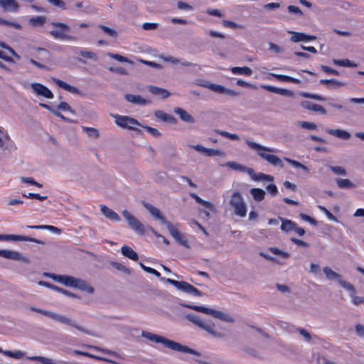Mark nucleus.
<instances>
[{
  "mask_svg": "<svg viewBox=\"0 0 364 364\" xmlns=\"http://www.w3.org/2000/svg\"><path fill=\"white\" fill-rule=\"evenodd\" d=\"M333 63L336 65H340V66L350 67V68L357 66V65L354 62H353L348 59L334 60Z\"/></svg>",
  "mask_w": 364,
  "mask_h": 364,
  "instance_id": "c9c22d12",
  "label": "nucleus"
},
{
  "mask_svg": "<svg viewBox=\"0 0 364 364\" xmlns=\"http://www.w3.org/2000/svg\"><path fill=\"white\" fill-rule=\"evenodd\" d=\"M33 90L38 95L43 96L48 99L53 98V92L45 85L36 82L31 85Z\"/></svg>",
  "mask_w": 364,
  "mask_h": 364,
  "instance_id": "1a4fd4ad",
  "label": "nucleus"
},
{
  "mask_svg": "<svg viewBox=\"0 0 364 364\" xmlns=\"http://www.w3.org/2000/svg\"><path fill=\"white\" fill-rule=\"evenodd\" d=\"M0 6L4 11L18 12L19 5L16 0H0Z\"/></svg>",
  "mask_w": 364,
  "mask_h": 364,
  "instance_id": "2eb2a0df",
  "label": "nucleus"
},
{
  "mask_svg": "<svg viewBox=\"0 0 364 364\" xmlns=\"http://www.w3.org/2000/svg\"><path fill=\"white\" fill-rule=\"evenodd\" d=\"M4 355L15 359H20L24 357V353L19 350L4 351Z\"/></svg>",
  "mask_w": 364,
  "mask_h": 364,
  "instance_id": "f704fd0d",
  "label": "nucleus"
},
{
  "mask_svg": "<svg viewBox=\"0 0 364 364\" xmlns=\"http://www.w3.org/2000/svg\"><path fill=\"white\" fill-rule=\"evenodd\" d=\"M267 191L272 196H276L278 193V189L276 185L269 184L267 186Z\"/></svg>",
  "mask_w": 364,
  "mask_h": 364,
  "instance_id": "69168bd1",
  "label": "nucleus"
},
{
  "mask_svg": "<svg viewBox=\"0 0 364 364\" xmlns=\"http://www.w3.org/2000/svg\"><path fill=\"white\" fill-rule=\"evenodd\" d=\"M40 106L43 107V108H46V109L49 110L50 112H52L54 115H55L56 117L60 118L62 120H63L64 122H70V120L65 117L64 115H63L60 111H58V109H56L55 108H54L53 107L49 105H47V104H44V103H41L40 104Z\"/></svg>",
  "mask_w": 364,
  "mask_h": 364,
  "instance_id": "a878e982",
  "label": "nucleus"
},
{
  "mask_svg": "<svg viewBox=\"0 0 364 364\" xmlns=\"http://www.w3.org/2000/svg\"><path fill=\"white\" fill-rule=\"evenodd\" d=\"M299 125L306 129L309 130H315L317 128V126L314 122H300Z\"/></svg>",
  "mask_w": 364,
  "mask_h": 364,
  "instance_id": "603ef678",
  "label": "nucleus"
},
{
  "mask_svg": "<svg viewBox=\"0 0 364 364\" xmlns=\"http://www.w3.org/2000/svg\"><path fill=\"white\" fill-rule=\"evenodd\" d=\"M29 63L39 69L45 70H50V68L48 66L41 63L40 62L36 61V60H34L33 58L29 59Z\"/></svg>",
  "mask_w": 364,
  "mask_h": 364,
  "instance_id": "bf43d9fd",
  "label": "nucleus"
},
{
  "mask_svg": "<svg viewBox=\"0 0 364 364\" xmlns=\"http://www.w3.org/2000/svg\"><path fill=\"white\" fill-rule=\"evenodd\" d=\"M53 278L58 282L68 287H75L77 285V278L68 275H57Z\"/></svg>",
  "mask_w": 364,
  "mask_h": 364,
  "instance_id": "4468645a",
  "label": "nucleus"
},
{
  "mask_svg": "<svg viewBox=\"0 0 364 364\" xmlns=\"http://www.w3.org/2000/svg\"><path fill=\"white\" fill-rule=\"evenodd\" d=\"M29 309L31 311H34V312H36V313H38V314H41L45 316H48L58 322H60V323H65L66 325H68V326H73L75 328H77V330L80 331H82V332H86V331L81 326H77L76 325L71 319H70L69 318H67L63 315H60V314H58L57 313H55V312H52V311H47V310H44V309H39V308H36V307H33V306H31L29 308Z\"/></svg>",
  "mask_w": 364,
  "mask_h": 364,
  "instance_id": "20e7f679",
  "label": "nucleus"
},
{
  "mask_svg": "<svg viewBox=\"0 0 364 364\" xmlns=\"http://www.w3.org/2000/svg\"><path fill=\"white\" fill-rule=\"evenodd\" d=\"M29 360L32 361H40L42 364H54L50 358L39 356V355H33V356H28L26 358Z\"/></svg>",
  "mask_w": 364,
  "mask_h": 364,
  "instance_id": "72a5a7b5",
  "label": "nucleus"
},
{
  "mask_svg": "<svg viewBox=\"0 0 364 364\" xmlns=\"http://www.w3.org/2000/svg\"><path fill=\"white\" fill-rule=\"evenodd\" d=\"M82 129L86 132L87 134L89 136H93L95 138H98L99 136V132L98 131L92 127H82Z\"/></svg>",
  "mask_w": 364,
  "mask_h": 364,
  "instance_id": "3c124183",
  "label": "nucleus"
},
{
  "mask_svg": "<svg viewBox=\"0 0 364 364\" xmlns=\"http://www.w3.org/2000/svg\"><path fill=\"white\" fill-rule=\"evenodd\" d=\"M295 224L296 223L287 220L282 223L281 229L287 232L293 230L295 228Z\"/></svg>",
  "mask_w": 364,
  "mask_h": 364,
  "instance_id": "ea45409f",
  "label": "nucleus"
},
{
  "mask_svg": "<svg viewBox=\"0 0 364 364\" xmlns=\"http://www.w3.org/2000/svg\"><path fill=\"white\" fill-rule=\"evenodd\" d=\"M231 72L234 75H243L245 76H250L252 73V70L249 67H232L230 69Z\"/></svg>",
  "mask_w": 364,
  "mask_h": 364,
  "instance_id": "5701e85b",
  "label": "nucleus"
},
{
  "mask_svg": "<svg viewBox=\"0 0 364 364\" xmlns=\"http://www.w3.org/2000/svg\"><path fill=\"white\" fill-rule=\"evenodd\" d=\"M318 208L322 211L326 217L331 220H336V218L324 206L318 205Z\"/></svg>",
  "mask_w": 364,
  "mask_h": 364,
  "instance_id": "864d4df0",
  "label": "nucleus"
},
{
  "mask_svg": "<svg viewBox=\"0 0 364 364\" xmlns=\"http://www.w3.org/2000/svg\"><path fill=\"white\" fill-rule=\"evenodd\" d=\"M141 336L148 339L149 341H151L152 342L156 343H162L164 346H166L168 348H170L171 350L178 351V352H183L187 353L196 355H200V353L198 351L188 348V346H183L180 344L179 343L175 342L173 341L169 340L165 337L151 333L150 332L147 331H142Z\"/></svg>",
  "mask_w": 364,
  "mask_h": 364,
  "instance_id": "f257e3e1",
  "label": "nucleus"
},
{
  "mask_svg": "<svg viewBox=\"0 0 364 364\" xmlns=\"http://www.w3.org/2000/svg\"><path fill=\"white\" fill-rule=\"evenodd\" d=\"M122 253L124 256L128 257L133 261H137L139 257L137 253L133 250L129 246L124 245L122 247Z\"/></svg>",
  "mask_w": 364,
  "mask_h": 364,
  "instance_id": "4be33fe9",
  "label": "nucleus"
},
{
  "mask_svg": "<svg viewBox=\"0 0 364 364\" xmlns=\"http://www.w3.org/2000/svg\"><path fill=\"white\" fill-rule=\"evenodd\" d=\"M79 54L82 57L87 58V59H92V60H95L97 59V55L94 52H92L90 50H82L79 52Z\"/></svg>",
  "mask_w": 364,
  "mask_h": 364,
  "instance_id": "79ce46f5",
  "label": "nucleus"
},
{
  "mask_svg": "<svg viewBox=\"0 0 364 364\" xmlns=\"http://www.w3.org/2000/svg\"><path fill=\"white\" fill-rule=\"evenodd\" d=\"M340 285L343 287L344 289L353 292V293H355V287L349 282H347L344 280L342 279V278H341V279L338 282Z\"/></svg>",
  "mask_w": 364,
  "mask_h": 364,
  "instance_id": "de8ad7c7",
  "label": "nucleus"
},
{
  "mask_svg": "<svg viewBox=\"0 0 364 364\" xmlns=\"http://www.w3.org/2000/svg\"><path fill=\"white\" fill-rule=\"evenodd\" d=\"M321 70L324 73H326L327 74H331V75H339V72L337 70L331 68H330V67H328L327 65H322L321 66Z\"/></svg>",
  "mask_w": 364,
  "mask_h": 364,
  "instance_id": "4d7b16f0",
  "label": "nucleus"
},
{
  "mask_svg": "<svg viewBox=\"0 0 364 364\" xmlns=\"http://www.w3.org/2000/svg\"><path fill=\"white\" fill-rule=\"evenodd\" d=\"M284 160L295 168H301L305 171L308 170V168L305 165L301 164L300 162H299L297 161H295V160H293V159H291L289 158H284Z\"/></svg>",
  "mask_w": 364,
  "mask_h": 364,
  "instance_id": "37998d69",
  "label": "nucleus"
},
{
  "mask_svg": "<svg viewBox=\"0 0 364 364\" xmlns=\"http://www.w3.org/2000/svg\"><path fill=\"white\" fill-rule=\"evenodd\" d=\"M270 75L280 82H292V83H295V84L300 83V80H299L297 78H294L291 76L284 75H278V74H274V73H271Z\"/></svg>",
  "mask_w": 364,
  "mask_h": 364,
  "instance_id": "393cba45",
  "label": "nucleus"
},
{
  "mask_svg": "<svg viewBox=\"0 0 364 364\" xmlns=\"http://www.w3.org/2000/svg\"><path fill=\"white\" fill-rule=\"evenodd\" d=\"M0 257L13 260L21 259V255L18 252L9 250H0Z\"/></svg>",
  "mask_w": 364,
  "mask_h": 364,
  "instance_id": "f3484780",
  "label": "nucleus"
},
{
  "mask_svg": "<svg viewBox=\"0 0 364 364\" xmlns=\"http://www.w3.org/2000/svg\"><path fill=\"white\" fill-rule=\"evenodd\" d=\"M26 227L35 230H48L58 234L61 232V230L58 228L49 225H27Z\"/></svg>",
  "mask_w": 364,
  "mask_h": 364,
  "instance_id": "bb28decb",
  "label": "nucleus"
},
{
  "mask_svg": "<svg viewBox=\"0 0 364 364\" xmlns=\"http://www.w3.org/2000/svg\"><path fill=\"white\" fill-rule=\"evenodd\" d=\"M144 30H155L158 28V23H144L142 25Z\"/></svg>",
  "mask_w": 364,
  "mask_h": 364,
  "instance_id": "774afa93",
  "label": "nucleus"
},
{
  "mask_svg": "<svg viewBox=\"0 0 364 364\" xmlns=\"http://www.w3.org/2000/svg\"><path fill=\"white\" fill-rule=\"evenodd\" d=\"M77 285L75 287L82 291H86L89 294H92L94 292V288L90 286L86 281L77 279Z\"/></svg>",
  "mask_w": 364,
  "mask_h": 364,
  "instance_id": "b1692460",
  "label": "nucleus"
},
{
  "mask_svg": "<svg viewBox=\"0 0 364 364\" xmlns=\"http://www.w3.org/2000/svg\"><path fill=\"white\" fill-rule=\"evenodd\" d=\"M24 197H26V198H31V199H37L38 200H41V201H43L47 199V196H41L40 194L38 193H29L28 195H26V194H23V195Z\"/></svg>",
  "mask_w": 364,
  "mask_h": 364,
  "instance_id": "09e8293b",
  "label": "nucleus"
},
{
  "mask_svg": "<svg viewBox=\"0 0 364 364\" xmlns=\"http://www.w3.org/2000/svg\"><path fill=\"white\" fill-rule=\"evenodd\" d=\"M251 193L253 196V198L257 201H262L264 200L265 196L264 191L261 188H252Z\"/></svg>",
  "mask_w": 364,
  "mask_h": 364,
  "instance_id": "7c9ffc66",
  "label": "nucleus"
},
{
  "mask_svg": "<svg viewBox=\"0 0 364 364\" xmlns=\"http://www.w3.org/2000/svg\"><path fill=\"white\" fill-rule=\"evenodd\" d=\"M139 265L140 267H141V269L148 272V273H150L151 274H154L155 275L156 277H161V274L160 272H159L157 270H156L155 269H153L151 267H146L145 266L143 263H139Z\"/></svg>",
  "mask_w": 364,
  "mask_h": 364,
  "instance_id": "a18cd8bd",
  "label": "nucleus"
},
{
  "mask_svg": "<svg viewBox=\"0 0 364 364\" xmlns=\"http://www.w3.org/2000/svg\"><path fill=\"white\" fill-rule=\"evenodd\" d=\"M125 99L132 103L139 104V105H145L146 103V100L142 98L139 95H132V94H127L125 95Z\"/></svg>",
  "mask_w": 364,
  "mask_h": 364,
  "instance_id": "cd10ccee",
  "label": "nucleus"
},
{
  "mask_svg": "<svg viewBox=\"0 0 364 364\" xmlns=\"http://www.w3.org/2000/svg\"><path fill=\"white\" fill-rule=\"evenodd\" d=\"M336 183L340 188H353L355 184L348 178H337Z\"/></svg>",
  "mask_w": 364,
  "mask_h": 364,
  "instance_id": "c85d7f7f",
  "label": "nucleus"
},
{
  "mask_svg": "<svg viewBox=\"0 0 364 364\" xmlns=\"http://www.w3.org/2000/svg\"><path fill=\"white\" fill-rule=\"evenodd\" d=\"M109 55L114 59V60H118L119 62H121V63H127V62H129V59L124 56H122L119 54H114V53H109Z\"/></svg>",
  "mask_w": 364,
  "mask_h": 364,
  "instance_id": "e2e57ef3",
  "label": "nucleus"
},
{
  "mask_svg": "<svg viewBox=\"0 0 364 364\" xmlns=\"http://www.w3.org/2000/svg\"><path fill=\"white\" fill-rule=\"evenodd\" d=\"M148 90L151 94L160 95L163 99H166L170 96V92L168 90L156 86L151 85L149 87Z\"/></svg>",
  "mask_w": 364,
  "mask_h": 364,
  "instance_id": "aec40b11",
  "label": "nucleus"
},
{
  "mask_svg": "<svg viewBox=\"0 0 364 364\" xmlns=\"http://www.w3.org/2000/svg\"><path fill=\"white\" fill-rule=\"evenodd\" d=\"M226 166L232 168V169H235V170H238V171H244L245 170V167L238 164V163H236V162H234V161H229L226 164Z\"/></svg>",
  "mask_w": 364,
  "mask_h": 364,
  "instance_id": "052dcab7",
  "label": "nucleus"
},
{
  "mask_svg": "<svg viewBox=\"0 0 364 364\" xmlns=\"http://www.w3.org/2000/svg\"><path fill=\"white\" fill-rule=\"evenodd\" d=\"M144 207L149 210V212L156 219L160 220V222L167 226V223H170L166 218L161 213L160 210L149 203H144Z\"/></svg>",
  "mask_w": 364,
  "mask_h": 364,
  "instance_id": "9b49d317",
  "label": "nucleus"
},
{
  "mask_svg": "<svg viewBox=\"0 0 364 364\" xmlns=\"http://www.w3.org/2000/svg\"><path fill=\"white\" fill-rule=\"evenodd\" d=\"M290 39L292 42L306 41V34L300 32H292V36Z\"/></svg>",
  "mask_w": 364,
  "mask_h": 364,
  "instance_id": "e433bc0d",
  "label": "nucleus"
},
{
  "mask_svg": "<svg viewBox=\"0 0 364 364\" xmlns=\"http://www.w3.org/2000/svg\"><path fill=\"white\" fill-rule=\"evenodd\" d=\"M127 125L126 126L125 128L129 129H136L134 127L136 125H139V122L136 119H135L132 117H128V120H127Z\"/></svg>",
  "mask_w": 364,
  "mask_h": 364,
  "instance_id": "5fc2aeb1",
  "label": "nucleus"
},
{
  "mask_svg": "<svg viewBox=\"0 0 364 364\" xmlns=\"http://www.w3.org/2000/svg\"><path fill=\"white\" fill-rule=\"evenodd\" d=\"M323 271L324 274H326V277L329 279H336L338 282L341 279V276L336 273V272L333 271L330 267H325L323 269Z\"/></svg>",
  "mask_w": 364,
  "mask_h": 364,
  "instance_id": "c756f323",
  "label": "nucleus"
},
{
  "mask_svg": "<svg viewBox=\"0 0 364 364\" xmlns=\"http://www.w3.org/2000/svg\"><path fill=\"white\" fill-rule=\"evenodd\" d=\"M320 84L326 85L328 89L333 87H340L346 85L345 82L338 81L336 79H321L319 81Z\"/></svg>",
  "mask_w": 364,
  "mask_h": 364,
  "instance_id": "a211bd4d",
  "label": "nucleus"
},
{
  "mask_svg": "<svg viewBox=\"0 0 364 364\" xmlns=\"http://www.w3.org/2000/svg\"><path fill=\"white\" fill-rule=\"evenodd\" d=\"M52 80L60 87L65 90L66 91L70 92L72 93H77L78 90L77 87L72 86L67 82L58 79L56 77H52Z\"/></svg>",
  "mask_w": 364,
  "mask_h": 364,
  "instance_id": "6ab92c4d",
  "label": "nucleus"
},
{
  "mask_svg": "<svg viewBox=\"0 0 364 364\" xmlns=\"http://www.w3.org/2000/svg\"><path fill=\"white\" fill-rule=\"evenodd\" d=\"M270 251L274 254V255H281L282 257H283L284 258H287L289 257V253L287 252H282V250L276 248V247H272L270 249Z\"/></svg>",
  "mask_w": 364,
  "mask_h": 364,
  "instance_id": "0e129e2a",
  "label": "nucleus"
},
{
  "mask_svg": "<svg viewBox=\"0 0 364 364\" xmlns=\"http://www.w3.org/2000/svg\"><path fill=\"white\" fill-rule=\"evenodd\" d=\"M177 289L196 296H200L202 295V292L200 290L186 282H179Z\"/></svg>",
  "mask_w": 364,
  "mask_h": 364,
  "instance_id": "9d476101",
  "label": "nucleus"
},
{
  "mask_svg": "<svg viewBox=\"0 0 364 364\" xmlns=\"http://www.w3.org/2000/svg\"><path fill=\"white\" fill-rule=\"evenodd\" d=\"M53 30L50 31V36L55 40L76 41V37L68 34L70 31L69 26L60 22H51Z\"/></svg>",
  "mask_w": 364,
  "mask_h": 364,
  "instance_id": "7ed1b4c3",
  "label": "nucleus"
},
{
  "mask_svg": "<svg viewBox=\"0 0 364 364\" xmlns=\"http://www.w3.org/2000/svg\"><path fill=\"white\" fill-rule=\"evenodd\" d=\"M0 239L12 240L15 241L32 242L40 243L38 240L33 237L19 235H0Z\"/></svg>",
  "mask_w": 364,
  "mask_h": 364,
  "instance_id": "ddd939ff",
  "label": "nucleus"
},
{
  "mask_svg": "<svg viewBox=\"0 0 364 364\" xmlns=\"http://www.w3.org/2000/svg\"><path fill=\"white\" fill-rule=\"evenodd\" d=\"M187 317L189 321H192L193 323L196 324L201 328L204 329L212 336L215 337L222 336V334L215 330V324L213 322L204 321L201 318L194 315H188Z\"/></svg>",
  "mask_w": 364,
  "mask_h": 364,
  "instance_id": "423d86ee",
  "label": "nucleus"
},
{
  "mask_svg": "<svg viewBox=\"0 0 364 364\" xmlns=\"http://www.w3.org/2000/svg\"><path fill=\"white\" fill-rule=\"evenodd\" d=\"M115 123L121 127H126L127 125V122L128 120V116L115 115Z\"/></svg>",
  "mask_w": 364,
  "mask_h": 364,
  "instance_id": "58836bf2",
  "label": "nucleus"
},
{
  "mask_svg": "<svg viewBox=\"0 0 364 364\" xmlns=\"http://www.w3.org/2000/svg\"><path fill=\"white\" fill-rule=\"evenodd\" d=\"M123 216L127 220L129 225L136 232L143 235L145 232L144 225L137 220L134 216L130 214L127 210H124L122 212Z\"/></svg>",
  "mask_w": 364,
  "mask_h": 364,
  "instance_id": "0eeeda50",
  "label": "nucleus"
},
{
  "mask_svg": "<svg viewBox=\"0 0 364 364\" xmlns=\"http://www.w3.org/2000/svg\"><path fill=\"white\" fill-rule=\"evenodd\" d=\"M209 314L213 316L215 318H220L221 320L230 321L228 318V316L225 314L224 313L220 311H217V310L210 309Z\"/></svg>",
  "mask_w": 364,
  "mask_h": 364,
  "instance_id": "a19ab883",
  "label": "nucleus"
},
{
  "mask_svg": "<svg viewBox=\"0 0 364 364\" xmlns=\"http://www.w3.org/2000/svg\"><path fill=\"white\" fill-rule=\"evenodd\" d=\"M289 12L294 14H302L301 10L299 9V7L294 6V5H290L287 8Z\"/></svg>",
  "mask_w": 364,
  "mask_h": 364,
  "instance_id": "338daca9",
  "label": "nucleus"
},
{
  "mask_svg": "<svg viewBox=\"0 0 364 364\" xmlns=\"http://www.w3.org/2000/svg\"><path fill=\"white\" fill-rule=\"evenodd\" d=\"M209 89L218 93H224L225 90V87L224 86L214 83H211V85H210Z\"/></svg>",
  "mask_w": 364,
  "mask_h": 364,
  "instance_id": "8fccbe9b",
  "label": "nucleus"
},
{
  "mask_svg": "<svg viewBox=\"0 0 364 364\" xmlns=\"http://www.w3.org/2000/svg\"><path fill=\"white\" fill-rule=\"evenodd\" d=\"M330 133L333 135L343 139H348L350 137L349 132L341 129H331Z\"/></svg>",
  "mask_w": 364,
  "mask_h": 364,
  "instance_id": "473e14b6",
  "label": "nucleus"
},
{
  "mask_svg": "<svg viewBox=\"0 0 364 364\" xmlns=\"http://www.w3.org/2000/svg\"><path fill=\"white\" fill-rule=\"evenodd\" d=\"M99 28L102 30L105 33L112 37H117V33L115 30L110 28L104 25H99Z\"/></svg>",
  "mask_w": 364,
  "mask_h": 364,
  "instance_id": "c03bdc74",
  "label": "nucleus"
},
{
  "mask_svg": "<svg viewBox=\"0 0 364 364\" xmlns=\"http://www.w3.org/2000/svg\"><path fill=\"white\" fill-rule=\"evenodd\" d=\"M246 142L252 149L257 151V154L262 159L267 161L270 164L280 168H283L284 166L283 161L277 156L267 153L274 152L273 149L262 146L254 141H247Z\"/></svg>",
  "mask_w": 364,
  "mask_h": 364,
  "instance_id": "f03ea898",
  "label": "nucleus"
},
{
  "mask_svg": "<svg viewBox=\"0 0 364 364\" xmlns=\"http://www.w3.org/2000/svg\"><path fill=\"white\" fill-rule=\"evenodd\" d=\"M203 154L206 156H219L221 154V152L217 149H209V148L205 147Z\"/></svg>",
  "mask_w": 364,
  "mask_h": 364,
  "instance_id": "6e6d98bb",
  "label": "nucleus"
},
{
  "mask_svg": "<svg viewBox=\"0 0 364 364\" xmlns=\"http://www.w3.org/2000/svg\"><path fill=\"white\" fill-rule=\"evenodd\" d=\"M300 95H301V96H302L304 97L311 98V99L316 100L318 101H326V98L325 97L317 95V94H313V93H309V92H301Z\"/></svg>",
  "mask_w": 364,
  "mask_h": 364,
  "instance_id": "4c0bfd02",
  "label": "nucleus"
},
{
  "mask_svg": "<svg viewBox=\"0 0 364 364\" xmlns=\"http://www.w3.org/2000/svg\"><path fill=\"white\" fill-rule=\"evenodd\" d=\"M230 204L234 208V213L236 215L241 218L246 216L247 206L240 193L236 191L232 193Z\"/></svg>",
  "mask_w": 364,
  "mask_h": 364,
  "instance_id": "39448f33",
  "label": "nucleus"
},
{
  "mask_svg": "<svg viewBox=\"0 0 364 364\" xmlns=\"http://www.w3.org/2000/svg\"><path fill=\"white\" fill-rule=\"evenodd\" d=\"M46 21V18L43 16H33L30 18V23L33 26H41Z\"/></svg>",
  "mask_w": 364,
  "mask_h": 364,
  "instance_id": "2f4dec72",
  "label": "nucleus"
},
{
  "mask_svg": "<svg viewBox=\"0 0 364 364\" xmlns=\"http://www.w3.org/2000/svg\"><path fill=\"white\" fill-rule=\"evenodd\" d=\"M217 133L224 137L228 138L232 140H239L240 139L239 136L237 134H231V133H229L225 131L218 130Z\"/></svg>",
  "mask_w": 364,
  "mask_h": 364,
  "instance_id": "49530a36",
  "label": "nucleus"
},
{
  "mask_svg": "<svg viewBox=\"0 0 364 364\" xmlns=\"http://www.w3.org/2000/svg\"><path fill=\"white\" fill-rule=\"evenodd\" d=\"M301 106L305 109L313 111L315 112H319L321 114H326L327 113L326 109H324L321 105H317L311 101H302L301 102Z\"/></svg>",
  "mask_w": 364,
  "mask_h": 364,
  "instance_id": "f8f14e48",
  "label": "nucleus"
},
{
  "mask_svg": "<svg viewBox=\"0 0 364 364\" xmlns=\"http://www.w3.org/2000/svg\"><path fill=\"white\" fill-rule=\"evenodd\" d=\"M56 109H58V111L62 110L64 112L68 111V112H74L73 110L72 109L71 107L65 102H61L58 105V108Z\"/></svg>",
  "mask_w": 364,
  "mask_h": 364,
  "instance_id": "13d9d810",
  "label": "nucleus"
},
{
  "mask_svg": "<svg viewBox=\"0 0 364 364\" xmlns=\"http://www.w3.org/2000/svg\"><path fill=\"white\" fill-rule=\"evenodd\" d=\"M174 112L177 114L183 121L190 123L194 122L193 117L182 108L176 107L174 109Z\"/></svg>",
  "mask_w": 364,
  "mask_h": 364,
  "instance_id": "412c9836",
  "label": "nucleus"
},
{
  "mask_svg": "<svg viewBox=\"0 0 364 364\" xmlns=\"http://www.w3.org/2000/svg\"><path fill=\"white\" fill-rule=\"evenodd\" d=\"M166 228L170 235L178 244L185 247H189L188 241L186 236L183 233L180 232L175 225L171 223H168Z\"/></svg>",
  "mask_w": 364,
  "mask_h": 364,
  "instance_id": "6e6552de",
  "label": "nucleus"
},
{
  "mask_svg": "<svg viewBox=\"0 0 364 364\" xmlns=\"http://www.w3.org/2000/svg\"><path fill=\"white\" fill-rule=\"evenodd\" d=\"M101 212L103 215L112 221L119 220V216L114 210L107 207L105 205H100Z\"/></svg>",
  "mask_w": 364,
  "mask_h": 364,
  "instance_id": "dca6fc26",
  "label": "nucleus"
},
{
  "mask_svg": "<svg viewBox=\"0 0 364 364\" xmlns=\"http://www.w3.org/2000/svg\"><path fill=\"white\" fill-rule=\"evenodd\" d=\"M329 168L336 174L345 176L346 175V171L344 168L341 166H330Z\"/></svg>",
  "mask_w": 364,
  "mask_h": 364,
  "instance_id": "680f3d73",
  "label": "nucleus"
}]
</instances>
